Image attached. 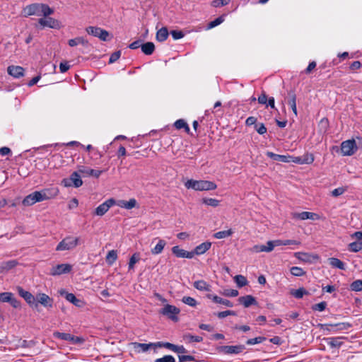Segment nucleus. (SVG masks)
I'll use <instances>...</instances> for the list:
<instances>
[{
	"mask_svg": "<svg viewBox=\"0 0 362 362\" xmlns=\"http://www.w3.org/2000/svg\"><path fill=\"white\" fill-rule=\"evenodd\" d=\"M172 252L176 257L185 258L187 251L180 248L179 246H174L172 248Z\"/></svg>",
	"mask_w": 362,
	"mask_h": 362,
	"instance_id": "41",
	"label": "nucleus"
},
{
	"mask_svg": "<svg viewBox=\"0 0 362 362\" xmlns=\"http://www.w3.org/2000/svg\"><path fill=\"white\" fill-rule=\"evenodd\" d=\"M7 71L8 74L15 78H20L24 74V69L20 66H9Z\"/></svg>",
	"mask_w": 362,
	"mask_h": 362,
	"instance_id": "18",
	"label": "nucleus"
},
{
	"mask_svg": "<svg viewBox=\"0 0 362 362\" xmlns=\"http://www.w3.org/2000/svg\"><path fill=\"white\" fill-rule=\"evenodd\" d=\"M231 0H214L211 2V6L214 7L223 6L228 4Z\"/></svg>",
	"mask_w": 362,
	"mask_h": 362,
	"instance_id": "54",
	"label": "nucleus"
},
{
	"mask_svg": "<svg viewBox=\"0 0 362 362\" xmlns=\"http://www.w3.org/2000/svg\"><path fill=\"white\" fill-rule=\"evenodd\" d=\"M240 303H242L245 308H248L252 305H257V300L255 297L251 295H247L238 298Z\"/></svg>",
	"mask_w": 362,
	"mask_h": 362,
	"instance_id": "20",
	"label": "nucleus"
},
{
	"mask_svg": "<svg viewBox=\"0 0 362 362\" xmlns=\"http://www.w3.org/2000/svg\"><path fill=\"white\" fill-rule=\"evenodd\" d=\"M78 172L84 176H93L96 178L99 177L102 173L101 170L90 169L85 166H80L78 168Z\"/></svg>",
	"mask_w": 362,
	"mask_h": 362,
	"instance_id": "16",
	"label": "nucleus"
},
{
	"mask_svg": "<svg viewBox=\"0 0 362 362\" xmlns=\"http://www.w3.org/2000/svg\"><path fill=\"white\" fill-rule=\"evenodd\" d=\"M291 294L295 298L300 299L303 297L304 295L308 294V292L303 288H300L296 290H291Z\"/></svg>",
	"mask_w": 362,
	"mask_h": 362,
	"instance_id": "37",
	"label": "nucleus"
},
{
	"mask_svg": "<svg viewBox=\"0 0 362 362\" xmlns=\"http://www.w3.org/2000/svg\"><path fill=\"white\" fill-rule=\"evenodd\" d=\"M326 306H327L326 302H321L320 303L315 304L313 306V309L315 310L322 312L325 310Z\"/></svg>",
	"mask_w": 362,
	"mask_h": 362,
	"instance_id": "58",
	"label": "nucleus"
},
{
	"mask_svg": "<svg viewBox=\"0 0 362 362\" xmlns=\"http://www.w3.org/2000/svg\"><path fill=\"white\" fill-rule=\"evenodd\" d=\"M294 256L299 260L304 262H311L313 259H317V255L301 252H296Z\"/></svg>",
	"mask_w": 362,
	"mask_h": 362,
	"instance_id": "19",
	"label": "nucleus"
},
{
	"mask_svg": "<svg viewBox=\"0 0 362 362\" xmlns=\"http://www.w3.org/2000/svg\"><path fill=\"white\" fill-rule=\"evenodd\" d=\"M203 202L205 204L213 207H216L219 204V201L213 198H204L203 199Z\"/></svg>",
	"mask_w": 362,
	"mask_h": 362,
	"instance_id": "48",
	"label": "nucleus"
},
{
	"mask_svg": "<svg viewBox=\"0 0 362 362\" xmlns=\"http://www.w3.org/2000/svg\"><path fill=\"white\" fill-rule=\"evenodd\" d=\"M154 362H175V359L171 355H166L162 358L156 359Z\"/></svg>",
	"mask_w": 362,
	"mask_h": 362,
	"instance_id": "55",
	"label": "nucleus"
},
{
	"mask_svg": "<svg viewBox=\"0 0 362 362\" xmlns=\"http://www.w3.org/2000/svg\"><path fill=\"white\" fill-rule=\"evenodd\" d=\"M165 245L166 242L164 240L159 239L156 245L151 249V253L153 255H158L161 253Z\"/></svg>",
	"mask_w": 362,
	"mask_h": 362,
	"instance_id": "31",
	"label": "nucleus"
},
{
	"mask_svg": "<svg viewBox=\"0 0 362 362\" xmlns=\"http://www.w3.org/2000/svg\"><path fill=\"white\" fill-rule=\"evenodd\" d=\"M61 295H64L65 298L70 303H73L74 305L77 307L82 306V301L78 299L73 293H68L64 291L60 292Z\"/></svg>",
	"mask_w": 362,
	"mask_h": 362,
	"instance_id": "21",
	"label": "nucleus"
},
{
	"mask_svg": "<svg viewBox=\"0 0 362 362\" xmlns=\"http://www.w3.org/2000/svg\"><path fill=\"white\" fill-rule=\"evenodd\" d=\"M120 56H121V51H117V52H113L109 59V63L112 64V63L115 62L117 59H119Z\"/></svg>",
	"mask_w": 362,
	"mask_h": 362,
	"instance_id": "59",
	"label": "nucleus"
},
{
	"mask_svg": "<svg viewBox=\"0 0 362 362\" xmlns=\"http://www.w3.org/2000/svg\"><path fill=\"white\" fill-rule=\"evenodd\" d=\"M175 346L176 345H175L173 344H171L170 342H163V341L156 342V348L164 347V348H166V349H168L173 351V352L175 351Z\"/></svg>",
	"mask_w": 362,
	"mask_h": 362,
	"instance_id": "40",
	"label": "nucleus"
},
{
	"mask_svg": "<svg viewBox=\"0 0 362 362\" xmlns=\"http://www.w3.org/2000/svg\"><path fill=\"white\" fill-rule=\"evenodd\" d=\"M136 204V201L135 199H131L129 201H124L122 200L119 202L118 205L120 207L127 209H132V208L135 207Z\"/></svg>",
	"mask_w": 362,
	"mask_h": 362,
	"instance_id": "33",
	"label": "nucleus"
},
{
	"mask_svg": "<svg viewBox=\"0 0 362 362\" xmlns=\"http://www.w3.org/2000/svg\"><path fill=\"white\" fill-rule=\"evenodd\" d=\"M224 21V18L223 16H220L217 18H216L214 21H212L211 22H210L208 25V28L209 29H211V28H213L218 25H220L221 23H222Z\"/></svg>",
	"mask_w": 362,
	"mask_h": 362,
	"instance_id": "51",
	"label": "nucleus"
},
{
	"mask_svg": "<svg viewBox=\"0 0 362 362\" xmlns=\"http://www.w3.org/2000/svg\"><path fill=\"white\" fill-rule=\"evenodd\" d=\"M170 34L174 40H179L184 37V34L180 30H172Z\"/></svg>",
	"mask_w": 362,
	"mask_h": 362,
	"instance_id": "63",
	"label": "nucleus"
},
{
	"mask_svg": "<svg viewBox=\"0 0 362 362\" xmlns=\"http://www.w3.org/2000/svg\"><path fill=\"white\" fill-rule=\"evenodd\" d=\"M79 173L78 170L74 172L69 178L63 179L62 184L66 187H74L77 188L81 187L83 185V181Z\"/></svg>",
	"mask_w": 362,
	"mask_h": 362,
	"instance_id": "5",
	"label": "nucleus"
},
{
	"mask_svg": "<svg viewBox=\"0 0 362 362\" xmlns=\"http://www.w3.org/2000/svg\"><path fill=\"white\" fill-rule=\"evenodd\" d=\"M235 282L238 285V287H243L246 286L248 283L247 279L243 275H236L234 277Z\"/></svg>",
	"mask_w": 362,
	"mask_h": 362,
	"instance_id": "39",
	"label": "nucleus"
},
{
	"mask_svg": "<svg viewBox=\"0 0 362 362\" xmlns=\"http://www.w3.org/2000/svg\"><path fill=\"white\" fill-rule=\"evenodd\" d=\"M185 337L188 339L190 342H201L203 340L202 337L194 336L192 334H187Z\"/></svg>",
	"mask_w": 362,
	"mask_h": 362,
	"instance_id": "57",
	"label": "nucleus"
},
{
	"mask_svg": "<svg viewBox=\"0 0 362 362\" xmlns=\"http://www.w3.org/2000/svg\"><path fill=\"white\" fill-rule=\"evenodd\" d=\"M267 156L274 160L281 161L284 163H290L289 156L279 155L272 152L268 151Z\"/></svg>",
	"mask_w": 362,
	"mask_h": 362,
	"instance_id": "24",
	"label": "nucleus"
},
{
	"mask_svg": "<svg viewBox=\"0 0 362 362\" xmlns=\"http://www.w3.org/2000/svg\"><path fill=\"white\" fill-rule=\"evenodd\" d=\"M13 297V294L10 292H4L0 293V302L9 303L11 298Z\"/></svg>",
	"mask_w": 362,
	"mask_h": 362,
	"instance_id": "42",
	"label": "nucleus"
},
{
	"mask_svg": "<svg viewBox=\"0 0 362 362\" xmlns=\"http://www.w3.org/2000/svg\"><path fill=\"white\" fill-rule=\"evenodd\" d=\"M362 249V243L354 242L349 245V250L351 252H358Z\"/></svg>",
	"mask_w": 362,
	"mask_h": 362,
	"instance_id": "45",
	"label": "nucleus"
},
{
	"mask_svg": "<svg viewBox=\"0 0 362 362\" xmlns=\"http://www.w3.org/2000/svg\"><path fill=\"white\" fill-rule=\"evenodd\" d=\"M211 246V243L210 242H204L199 245H197L195 249V253L197 255H202L205 253Z\"/></svg>",
	"mask_w": 362,
	"mask_h": 362,
	"instance_id": "27",
	"label": "nucleus"
},
{
	"mask_svg": "<svg viewBox=\"0 0 362 362\" xmlns=\"http://www.w3.org/2000/svg\"><path fill=\"white\" fill-rule=\"evenodd\" d=\"M185 186L187 189H193L197 191H204V190H213L216 189V185L211 181L207 180H187Z\"/></svg>",
	"mask_w": 362,
	"mask_h": 362,
	"instance_id": "3",
	"label": "nucleus"
},
{
	"mask_svg": "<svg viewBox=\"0 0 362 362\" xmlns=\"http://www.w3.org/2000/svg\"><path fill=\"white\" fill-rule=\"evenodd\" d=\"M175 127L177 129H180L182 128H185V131L187 132H189V127H188L187 124L186 123V122L184 120V119H178L177 120L175 124H174Z\"/></svg>",
	"mask_w": 362,
	"mask_h": 362,
	"instance_id": "43",
	"label": "nucleus"
},
{
	"mask_svg": "<svg viewBox=\"0 0 362 362\" xmlns=\"http://www.w3.org/2000/svg\"><path fill=\"white\" fill-rule=\"evenodd\" d=\"M293 217L294 218H298L300 220H307V219L315 220L319 218V216L315 213L303 211L301 213H294L293 214Z\"/></svg>",
	"mask_w": 362,
	"mask_h": 362,
	"instance_id": "17",
	"label": "nucleus"
},
{
	"mask_svg": "<svg viewBox=\"0 0 362 362\" xmlns=\"http://www.w3.org/2000/svg\"><path fill=\"white\" fill-rule=\"evenodd\" d=\"M141 51L146 55H150L153 54L155 50V45L151 42H148L144 44H142L141 46Z\"/></svg>",
	"mask_w": 362,
	"mask_h": 362,
	"instance_id": "30",
	"label": "nucleus"
},
{
	"mask_svg": "<svg viewBox=\"0 0 362 362\" xmlns=\"http://www.w3.org/2000/svg\"><path fill=\"white\" fill-rule=\"evenodd\" d=\"M23 12L25 17L33 15L47 17L54 13V9L45 4L35 3L25 6Z\"/></svg>",
	"mask_w": 362,
	"mask_h": 362,
	"instance_id": "2",
	"label": "nucleus"
},
{
	"mask_svg": "<svg viewBox=\"0 0 362 362\" xmlns=\"http://www.w3.org/2000/svg\"><path fill=\"white\" fill-rule=\"evenodd\" d=\"M140 259V256H139V254L138 253H134L131 257H130V259H129V269H133L134 267V264L139 262Z\"/></svg>",
	"mask_w": 362,
	"mask_h": 362,
	"instance_id": "46",
	"label": "nucleus"
},
{
	"mask_svg": "<svg viewBox=\"0 0 362 362\" xmlns=\"http://www.w3.org/2000/svg\"><path fill=\"white\" fill-rule=\"evenodd\" d=\"M180 309L174 305L167 304L160 310V313L163 315L167 316L173 321L177 322L178 320L177 315L180 313Z\"/></svg>",
	"mask_w": 362,
	"mask_h": 362,
	"instance_id": "7",
	"label": "nucleus"
},
{
	"mask_svg": "<svg viewBox=\"0 0 362 362\" xmlns=\"http://www.w3.org/2000/svg\"><path fill=\"white\" fill-rule=\"evenodd\" d=\"M232 233H233V232L231 230H222V231H218V232L216 233L214 235V236L217 239H222V238H227V237L231 235Z\"/></svg>",
	"mask_w": 362,
	"mask_h": 362,
	"instance_id": "44",
	"label": "nucleus"
},
{
	"mask_svg": "<svg viewBox=\"0 0 362 362\" xmlns=\"http://www.w3.org/2000/svg\"><path fill=\"white\" fill-rule=\"evenodd\" d=\"M329 264L334 268L345 270L344 263L336 257H330L328 259Z\"/></svg>",
	"mask_w": 362,
	"mask_h": 362,
	"instance_id": "26",
	"label": "nucleus"
},
{
	"mask_svg": "<svg viewBox=\"0 0 362 362\" xmlns=\"http://www.w3.org/2000/svg\"><path fill=\"white\" fill-rule=\"evenodd\" d=\"M18 294L25 299V300L30 305L35 308L37 307V303L35 301V297L30 292L25 291L21 287L17 288Z\"/></svg>",
	"mask_w": 362,
	"mask_h": 362,
	"instance_id": "11",
	"label": "nucleus"
},
{
	"mask_svg": "<svg viewBox=\"0 0 362 362\" xmlns=\"http://www.w3.org/2000/svg\"><path fill=\"white\" fill-rule=\"evenodd\" d=\"M38 23L43 28L49 27L55 29L60 28V23L57 20L49 16L40 18Z\"/></svg>",
	"mask_w": 362,
	"mask_h": 362,
	"instance_id": "10",
	"label": "nucleus"
},
{
	"mask_svg": "<svg viewBox=\"0 0 362 362\" xmlns=\"http://www.w3.org/2000/svg\"><path fill=\"white\" fill-rule=\"evenodd\" d=\"M68 44L71 47H74L78 45H82L85 47L88 45V42L85 38L82 37H76L74 39H71L69 40Z\"/></svg>",
	"mask_w": 362,
	"mask_h": 362,
	"instance_id": "29",
	"label": "nucleus"
},
{
	"mask_svg": "<svg viewBox=\"0 0 362 362\" xmlns=\"http://www.w3.org/2000/svg\"><path fill=\"white\" fill-rule=\"evenodd\" d=\"M290 97V100L288 101V104L291 106L293 113L297 115V108H296V94L293 92H290L288 93Z\"/></svg>",
	"mask_w": 362,
	"mask_h": 362,
	"instance_id": "35",
	"label": "nucleus"
},
{
	"mask_svg": "<svg viewBox=\"0 0 362 362\" xmlns=\"http://www.w3.org/2000/svg\"><path fill=\"white\" fill-rule=\"evenodd\" d=\"M255 130L259 134H264L267 132V128L265 126L261 123V124H257L255 127Z\"/></svg>",
	"mask_w": 362,
	"mask_h": 362,
	"instance_id": "64",
	"label": "nucleus"
},
{
	"mask_svg": "<svg viewBox=\"0 0 362 362\" xmlns=\"http://www.w3.org/2000/svg\"><path fill=\"white\" fill-rule=\"evenodd\" d=\"M58 192L57 189H46L42 191H35L24 198L23 204L24 206H31L36 202L52 199L58 194Z\"/></svg>",
	"mask_w": 362,
	"mask_h": 362,
	"instance_id": "1",
	"label": "nucleus"
},
{
	"mask_svg": "<svg viewBox=\"0 0 362 362\" xmlns=\"http://www.w3.org/2000/svg\"><path fill=\"white\" fill-rule=\"evenodd\" d=\"M302 157L303 164H310L314 161V156L310 153H305Z\"/></svg>",
	"mask_w": 362,
	"mask_h": 362,
	"instance_id": "50",
	"label": "nucleus"
},
{
	"mask_svg": "<svg viewBox=\"0 0 362 362\" xmlns=\"http://www.w3.org/2000/svg\"><path fill=\"white\" fill-rule=\"evenodd\" d=\"M346 191V189L344 188V187H338L337 189H334V190L332 191L331 192V194L333 196V197H339L341 194H343Z\"/></svg>",
	"mask_w": 362,
	"mask_h": 362,
	"instance_id": "60",
	"label": "nucleus"
},
{
	"mask_svg": "<svg viewBox=\"0 0 362 362\" xmlns=\"http://www.w3.org/2000/svg\"><path fill=\"white\" fill-rule=\"evenodd\" d=\"M266 339L264 337H258L253 339H250L247 341L246 344L247 345H254L256 344H259L264 341Z\"/></svg>",
	"mask_w": 362,
	"mask_h": 362,
	"instance_id": "52",
	"label": "nucleus"
},
{
	"mask_svg": "<svg viewBox=\"0 0 362 362\" xmlns=\"http://www.w3.org/2000/svg\"><path fill=\"white\" fill-rule=\"evenodd\" d=\"M351 291H362V280H356L350 285Z\"/></svg>",
	"mask_w": 362,
	"mask_h": 362,
	"instance_id": "47",
	"label": "nucleus"
},
{
	"mask_svg": "<svg viewBox=\"0 0 362 362\" xmlns=\"http://www.w3.org/2000/svg\"><path fill=\"white\" fill-rule=\"evenodd\" d=\"M168 31L165 27H163L158 30L156 33V40L159 42L165 41L168 37Z\"/></svg>",
	"mask_w": 362,
	"mask_h": 362,
	"instance_id": "32",
	"label": "nucleus"
},
{
	"mask_svg": "<svg viewBox=\"0 0 362 362\" xmlns=\"http://www.w3.org/2000/svg\"><path fill=\"white\" fill-rule=\"evenodd\" d=\"M228 315H235V313L233 310H226L217 313V316L219 318H224Z\"/></svg>",
	"mask_w": 362,
	"mask_h": 362,
	"instance_id": "62",
	"label": "nucleus"
},
{
	"mask_svg": "<svg viewBox=\"0 0 362 362\" xmlns=\"http://www.w3.org/2000/svg\"><path fill=\"white\" fill-rule=\"evenodd\" d=\"M182 301L191 307H195L197 305V300L194 298L189 296L183 297Z\"/></svg>",
	"mask_w": 362,
	"mask_h": 362,
	"instance_id": "49",
	"label": "nucleus"
},
{
	"mask_svg": "<svg viewBox=\"0 0 362 362\" xmlns=\"http://www.w3.org/2000/svg\"><path fill=\"white\" fill-rule=\"evenodd\" d=\"M134 348L139 351L146 352L150 348L156 349V342L155 343H149V344H141L138 342L133 343Z\"/></svg>",
	"mask_w": 362,
	"mask_h": 362,
	"instance_id": "23",
	"label": "nucleus"
},
{
	"mask_svg": "<svg viewBox=\"0 0 362 362\" xmlns=\"http://www.w3.org/2000/svg\"><path fill=\"white\" fill-rule=\"evenodd\" d=\"M357 151V146L354 139H349L341 144V152L343 156H352Z\"/></svg>",
	"mask_w": 362,
	"mask_h": 362,
	"instance_id": "6",
	"label": "nucleus"
},
{
	"mask_svg": "<svg viewBox=\"0 0 362 362\" xmlns=\"http://www.w3.org/2000/svg\"><path fill=\"white\" fill-rule=\"evenodd\" d=\"M37 305L40 303L45 308H52L53 300L45 293H38L35 297Z\"/></svg>",
	"mask_w": 362,
	"mask_h": 362,
	"instance_id": "15",
	"label": "nucleus"
},
{
	"mask_svg": "<svg viewBox=\"0 0 362 362\" xmlns=\"http://www.w3.org/2000/svg\"><path fill=\"white\" fill-rule=\"evenodd\" d=\"M194 361V358L192 356L189 355H180L179 356V361L180 362H189Z\"/></svg>",
	"mask_w": 362,
	"mask_h": 362,
	"instance_id": "61",
	"label": "nucleus"
},
{
	"mask_svg": "<svg viewBox=\"0 0 362 362\" xmlns=\"http://www.w3.org/2000/svg\"><path fill=\"white\" fill-rule=\"evenodd\" d=\"M342 337H329L325 339V340L327 341L331 347H340L342 344V342L340 341Z\"/></svg>",
	"mask_w": 362,
	"mask_h": 362,
	"instance_id": "34",
	"label": "nucleus"
},
{
	"mask_svg": "<svg viewBox=\"0 0 362 362\" xmlns=\"http://www.w3.org/2000/svg\"><path fill=\"white\" fill-rule=\"evenodd\" d=\"M117 259V251L112 250L108 252L106 256V262L112 265Z\"/></svg>",
	"mask_w": 362,
	"mask_h": 362,
	"instance_id": "36",
	"label": "nucleus"
},
{
	"mask_svg": "<svg viewBox=\"0 0 362 362\" xmlns=\"http://www.w3.org/2000/svg\"><path fill=\"white\" fill-rule=\"evenodd\" d=\"M256 252H269L274 248L273 240L268 241L266 245H256L255 247Z\"/></svg>",
	"mask_w": 362,
	"mask_h": 362,
	"instance_id": "25",
	"label": "nucleus"
},
{
	"mask_svg": "<svg viewBox=\"0 0 362 362\" xmlns=\"http://www.w3.org/2000/svg\"><path fill=\"white\" fill-rule=\"evenodd\" d=\"M207 298L212 299L214 303L222 304L229 308H232L233 306V304L230 300L221 298V297L215 295L208 294Z\"/></svg>",
	"mask_w": 362,
	"mask_h": 362,
	"instance_id": "22",
	"label": "nucleus"
},
{
	"mask_svg": "<svg viewBox=\"0 0 362 362\" xmlns=\"http://www.w3.org/2000/svg\"><path fill=\"white\" fill-rule=\"evenodd\" d=\"M194 286L195 288H197L199 291H210V285L208 284L204 280H199L194 282Z\"/></svg>",
	"mask_w": 362,
	"mask_h": 362,
	"instance_id": "28",
	"label": "nucleus"
},
{
	"mask_svg": "<svg viewBox=\"0 0 362 362\" xmlns=\"http://www.w3.org/2000/svg\"><path fill=\"white\" fill-rule=\"evenodd\" d=\"M115 201L114 199H109L103 204H100L95 210V214L99 216H103L109 209L114 205Z\"/></svg>",
	"mask_w": 362,
	"mask_h": 362,
	"instance_id": "13",
	"label": "nucleus"
},
{
	"mask_svg": "<svg viewBox=\"0 0 362 362\" xmlns=\"http://www.w3.org/2000/svg\"><path fill=\"white\" fill-rule=\"evenodd\" d=\"M245 349L244 345L222 346L218 348L219 352L225 354H238Z\"/></svg>",
	"mask_w": 362,
	"mask_h": 362,
	"instance_id": "12",
	"label": "nucleus"
},
{
	"mask_svg": "<svg viewBox=\"0 0 362 362\" xmlns=\"http://www.w3.org/2000/svg\"><path fill=\"white\" fill-rule=\"evenodd\" d=\"M16 265V262L12 260V261L4 262L1 265V268H2V269H4V270H9V269L13 268Z\"/></svg>",
	"mask_w": 362,
	"mask_h": 362,
	"instance_id": "56",
	"label": "nucleus"
},
{
	"mask_svg": "<svg viewBox=\"0 0 362 362\" xmlns=\"http://www.w3.org/2000/svg\"><path fill=\"white\" fill-rule=\"evenodd\" d=\"M53 335L54 337L64 340V341H70L71 339H73V335H71L69 333L55 332L53 334Z\"/></svg>",
	"mask_w": 362,
	"mask_h": 362,
	"instance_id": "38",
	"label": "nucleus"
},
{
	"mask_svg": "<svg viewBox=\"0 0 362 362\" xmlns=\"http://www.w3.org/2000/svg\"><path fill=\"white\" fill-rule=\"evenodd\" d=\"M71 265L69 264H62L53 267L50 271V274L52 276L61 275L62 274L69 273L71 270Z\"/></svg>",
	"mask_w": 362,
	"mask_h": 362,
	"instance_id": "14",
	"label": "nucleus"
},
{
	"mask_svg": "<svg viewBox=\"0 0 362 362\" xmlns=\"http://www.w3.org/2000/svg\"><path fill=\"white\" fill-rule=\"evenodd\" d=\"M319 326L321 327L324 330H327L329 332H336L339 330H345L349 329L351 325L349 323H337V324H320Z\"/></svg>",
	"mask_w": 362,
	"mask_h": 362,
	"instance_id": "9",
	"label": "nucleus"
},
{
	"mask_svg": "<svg viewBox=\"0 0 362 362\" xmlns=\"http://www.w3.org/2000/svg\"><path fill=\"white\" fill-rule=\"evenodd\" d=\"M79 242V238L67 236L64 238L56 247L57 251L70 250L75 248Z\"/></svg>",
	"mask_w": 362,
	"mask_h": 362,
	"instance_id": "4",
	"label": "nucleus"
},
{
	"mask_svg": "<svg viewBox=\"0 0 362 362\" xmlns=\"http://www.w3.org/2000/svg\"><path fill=\"white\" fill-rule=\"evenodd\" d=\"M86 30L89 35L97 37L103 41L107 40L110 35L107 31L98 27L89 26L86 28Z\"/></svg>",
	"mask_w": 362,
	"mask_h": 362,
	"instance_id": "8",
	"label": "nucleus"
},
{
	"mask_svg": "<svg viewBox=\"0 0 362 362\" xmlns=\"http://www.w3.org/2000/svg\"><path fill=\"white\" fill-rule=\"evenodd\" d=\"M291 273L296 276H301L304 275L305 272L303 269L298 267H293L291 268Z\"/></svg>",
	"mask_w": 362,
	"mask_h": 362,
	"instance_id": "53",
	"label": "nucleus"
}]
</instances>
